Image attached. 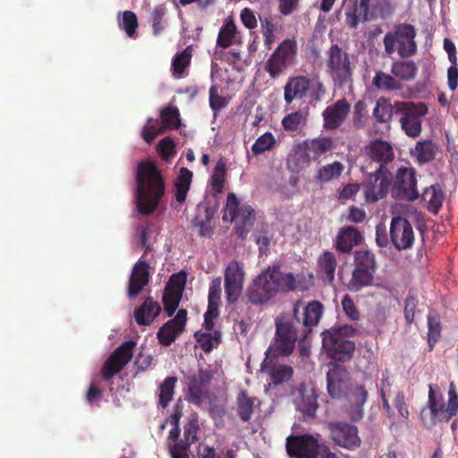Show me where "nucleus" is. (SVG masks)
I'll return each instance as SVG.
<instances>
[{"label":"nucleus","mask_w":458,"mask_h":458,"mask_svg":"<svg viewBox=\"0 0 458 458\" xmlns=\"http://www.w3.org/2000/svg\"><path fill=\"white\" fill-rule=\"evenodd\" d=\"M135 184L137 211L150 216L165 197L166 190L165 176L155 161L146 159L138 164Z\"/></svg>","instance_id":"obj_1"},{"label":"nucleus","mask_w":458,"mask_h":458,"mask_svg":"<svg viewBox=\"0 0 458 458\" xmlns=\"http://www.w3.org/2000/svg\"><path fill=\"white\" fill-rule=\"evenodd\" d=\"M302 306L303 302L298 301L293 305V316L282 314L276 317L273 353L289 356L293 352L298 340L296 324L301 323L299 310Z\"/></svg>","instance_id":"obj_2"},{"label":"nucleus","mask_w":458,"mask_h":458,"mask_svg":"<svg viewBox=\"0 0 458 458\" xmlns=\"http://www.w3.org/2000/svg\"><path fill=\"white\" fill-rule=\"evenodd\" d=\"M416 36L417 30L413 25L407 22L394 25L383 38L385 53L392 55L396 52L401 58L415 55L418 51Z\"/></svg>","instance_id":"obj_3"},{"label":"nucleus","mask_w":458,"mask_h":458,"mask_svg":"<svg viewBox=\"0 0 458 458\" xmlns=\"http://www.w3.org/2000/svg\"><path fill=\"white\" fill-rule=\"evenodd\" d=\"M286 452L294 458H339L329 447L320 445L318 438L310 434L289 436Z\"/></svg>","instance_id":"obj_4"},{"label":"nucleus","mask_w":458,"mask_h":458,"mask_svg":"<svg viewBox=\"0 0 458 458\" xmlns=\"http://www.w3.org/2000/svg\"><path fill=\"white\" fill-rule=\"evenodd\" d=\"M327 69L329 76L339 87L352 84V67L348 53L335 44L327 51Z\"/></svg>","instance_id":"obj_5"},{"label":"nucleus","mask_w":458,"mask_h":458,"mask_svg":"<svg viewBox=\"0 0 458 458\" xmlns=\"http://www.w3.org/2000/svg\"><path fill=\"white\" fill-rule=\"evenodd\" d=\"M396 112L401 113V128L411 138H417L422 131L421 118L428 113V107L424 103L398 102L395 106Z\"/></svg>","instance_id":"obj_6"},{"label":"nucleus","mask_w":458,"mask_h":458,"mask_svg":"<svg viewBox=\"0 0 458 458\" xmlns=\"http://www.w3.org/2000/svg\"><path fill=\"white\" fill-rule=\"evenodd\" d=\"M393 182V174L387 166L377 167L367 175L362 183L364 197L368 203H375L386 197Z\"/></svg>","instance_id":"obj_7"},{"label":"nucleus","mask_w":458,"mask_h":458,"mask_svg":"<svg viewBox=\"0 0 458 458\" xmlns=\"http://www.w3.org/2000/svg\"><path fill=\"white\" fill-rule=\"evenodd\" d=\"M350 286H371L377 268L375 254L367 250H357Z\"/></svg>","instance_id":"obj_8"},{"label":"nucleus","mask_w":458,"mask_h":458,"mask_svg":"<svg viewBox=\"0 0 458 458\" xmlns=\"http://www.w3.org/2000/svg\"><path fill=\"white\" fill-rule=\"evenodd\" d=\"M135 345V342L130 340L122 344L112 352L101 369L104 379H111L129 363L131 360Z\"/></svg>","instance_id":"obj_9"},{"label":"nucleus","mask_w":458,"mask_h":458,"mask_svg":"<svg viewBox=\"0 0 458 458\" xmlns=\"http://www.w3.org/2000/svg\"><path fill=\"white\" fill-rule=\"evenodd\" d=\"M322 345L331 359L342 362L349 360L355 350L354 342L339 338L336 334L330 331L322 333Z\"/></svg>","instance_id":"obj_10"},{"label":"nucleus","mask_w":458,"mask_h":458,"mask_svg":"<svg viewBox=\"0 0 458 458\" xmlns=\"http://www.w3.org/2000/svg\"><path fill=\"white\" fill-rule=\"evenodd\" d=\"M277 355L273 353V346L266 352V358L260 365V370L269 376L270 385L279 386L288 382L293 375V369L290 365L278 364Z\"/></svg>","instance_id":"obj_11"},{"label":"nucleus","mask_w":458,"mask_h":458,"mask_svg":"<svg viewBox=\"0 0 458 458\" xmlns=\"http://www.w3.org/2000/svg\"><path fill=\"white\" fill-rule=\"evenodd\" d=\"M390 239L397 250L411 249L415 236L411 224L404 217L394 216L390 224Z\"/></svg>","instance_id":"obj_12"},{"label":"nucleus","mask_w":458,"mask_h":458,"mask_svg":"<svg viewBox=\"0 0 458 458\" xmlns=\"http://www.w3.org/2000/svg\"><path fill=\"white\" fill-rule=\"evenodd\" d=\"M199 420L191 418L183 428V438L174 444H168L171 458H190L191 445L198 441Z\"/></svg>","instance_id":"obj_13"},{"label":"nucleus","mask_w":458,"mask_h":458,"mask_svg":"<svg viewBox=\"0 0 458 458\" xmlns=\"http://www.w3.org/2000/svg\"><path fill=\"white\" fill-rule=\"evenodd\" d=\"M327 392L334 399H341L350 391L351 376L347 369L334 364L327 374Z\"/></svg>","instance_id":"obj_14"},{"label":"nucleus","mask_w":458,"mask_h":458,"mask_svg":"<svg viewBox=\"0 0 458 458\" xmlns=\"http://www.w3.org/2000/svg\"><path fill=\"white\" fill-rule=\"evenodd\" d=\"M187 322L186 310H179L176 316L165 323L157 331V336L164 346L171 345L185 330Z\"/></svg>","instance_id":"obj_15"},{"label":"nucleus","mask_w":458,"mask_h":458,"mask_svg":"<svg viewBox=\"0 0 458 458\" xmlns=\"http://www.w3.org/2000/svg\"><path fill=\"white\" fill-rule=\"evenodd\" d=\"M394 188L397 195L408 200L419 198L417 190L416 172L412 167H400L397 171Z\"/></svg>","instance_id":"obj_16"},{"label":"nucleus","mask_w":458,"mask_h":458,"mask_svg":"<svg viewBox=\"0 0 458 458\" xmlns=\"http://www.w3.org/2000/svg\"><path fill=\"white\" fill-rule=\"evenodd\" d=\"M351 105L345 98H341L327 106L322 112L323 128L327 131L338 129L347 118Z\"/></svg>","instance_id":"obj_17"},{"label":"nucleus","mask_w":458,"mask_h":458,"mask_svg":"<svg viewBox=\"0 0 458 458\" xmlns=\"http://www.w3.org/2000/svg\"><path fill=\"white\" fill-rule=\"evenodd\" d=\"M292 273H283L280 265H273L263 270L254 280V286H294Z\"/></svg>","instance_id":"obj_18"},{"label":"nucleus","mask_w":458,"mask_h":458,"mask_svg":"<svg viewBox=\"0 0 458 458\" xmlns=\"http://www.w3.org/2000/svg\"><path fill=\"white\" fill-rule=\"evenodd\" d=\"M333 441L339 446L353 450L360 446V439L355 426L346 423H337L331 428Z\"/></svg>","instance_id":"obj_19"},{"label":"nucleus","mask_w":458,"mask_h":458,"mask_svg":"<svg viewBox=\"0 0 458 458\" xmlns=\"http://www.w3.org/2000/svg\"><path fill=\"white\" fill-rule=\"evenodd\" d=\"M367 156L381 166H386L394 159V152L392 145L380 139L371 140L366 147Z\"/></svg>","instance_id":"obj_20"},{"label":"nucleus","mask_w":458,"mask_h":458,"mask_svg":"<svg viewBox=\"0 0 458 458\" xmlns=\"http://www.w3.org/2000/svg\"><path fill=\"white\" fill-rule=\"evenodd\" d=\"M362 239V234L357 228L344 226L339 230L334 246L339 252L350 253L361 242Z\"/></svg>","instance_id":"obj_21"},{"label":"nucleus","mask_w":458,"mask_h":458,"mask_svg":"<svg viewBox=\"0 0 458 458\" xmlns=\"http://www.w3.org/2000/svg\"><path fill=\"white\" fill-rule=\"evenodd\" d=\"M311 88V81L300 75L288 80L284 89V101L291 104L294 99H301Z\"/></svg>","instance_id":"obj_22"},{"label":"nucleus","mask_w":458,"mask_h":458,"mask_svg":"<svg viewBox=\"0 0 458 458\" xmlns=\"http://www.w3.org/2000/svg\"><path fill=\"white\" fill-rule=\"evenodd\" d=\"M439 147L431 140H420L411 148L410 155L418 165H423L435 160Z\"/></svg>","instance_id":"obj_23"},{"label":"nucleus","mask_w":458,"mask_h":458,"mask_svg":"<svg viewBox=\"0 0 458 458\" xmlns=\"http://www.w3.org/2000/svg\"><path fill=\"white\" fill-rule=\"evenodd\" d=\"M161 312L160 304L152 297H148L143 303L135 310L134 318L138 325H150Z\"/></svg>","instance_id":"obj_24"},{"label":"nucleus","mask_w":458,"mask_h":458,"mask_svg":"<svg viewBox=\"0 0 458 458\" xmlns=\"http://www.w3.org/2000/svg\"><path fill=\"white\" fill-rule=\"evenodd\" d=\"M307 156L317 159L322 155L332 150L335 147L334 140L328 136H319L313 139H307L302 142Z\"/></svg>","instance_id":"obj_25"},{"label":"nucleus","mask_w":458,"mask_h":458,"mask_svg":"<svg viewBox=\"0 0 458 458\" xmlns=\"http://www.w3.org/2000/svg\"><path fill=\"white\" fill-rule=\"evenodd\" d=\"M428 407L430 410L431 420L434 424L437 421H444L445 403L437 385H429Z\"/></svg>","instance_id":"obj_26"},{"label":"nucleus","mask_w":458,"mask_h":458,"mask_svg":"<svg viewBox=\"0 0 458 458\" xmlns=\"http://www.w3.org/2000/svg\"><path fill=\"white\" fill-rule=\"evenodd\" d=\"M236 221L234 231L238 238L244 240L250 229L253 227L255 221V211L249 205L241 207L239 213L234 219Z\"/></svg>","instance_id":"obj_27"},{"label":"nucleus","mask_w":458,"mask_h":458,"mask_svg":"<svg viewBox=\"0 0 458 458\" xmlns=\"http://www.w3.org/2000/svg\"><path fill=\"white\" fill-rule=\"evenodd\" d=\"M370 0H355L353 5L345 13V22L352 29L357 28L360 21H369Z\"/></svg>","instance_id":"obj_28"},{"label":"nucleus","mask_w":458,"mask_h":458,"mask_svg":"<svg viewBox=\"0 0 458 458\" xmlns=\"http://www.w3.org/2000/svg\"><path fill=\"white\" fill-rule=\"evenodd\" d=\"M302 313H299L301 323L309 332L311 328L317 326L321 318L323 313V305L318 301H312L303 307Z\"/></svg>","instance_id":"obj_29"},{"label":"nucleus","mask_w":458,"mask_h":458,"mask_svg":"<svg viewBox=\"0 0 458 458\" xmlns=\"http://www.w3.org/2000/svg\"><path fill=\"white\" fill-rule=\"evenodd\" d=\"M301 399L297 403V409L306 417L314 418L318 408V394L314 388L300 391Z\"/></svg>","instance_id":"obj_30"},{"label":"nucleus","mask_w":458,"mask_h":458,"mask_svg":"<svg viewBox=\"0 0 458 458\" xmlns=\"http://www.w3.org/2000/svg\"><path fill=\"white\" fill-rule=\"evenodd\" d=\"M193 174L186 167L180 169L179 174L174 182V198L176 201L182 205L186 201L187 194L190 191Z\"/></svg>","instance_id":"obj_31"},{"label":"nucleus","mask_w":458,"mask_h":458,"mask_svg":"<svg viewBox=\"0 0 458 458\" xmlns=\"http://www.w3.org/2000/svg\"><path fill=\"white\" fill-rule=\"evenodd\" d=\"M214 212L212 209L206 206H198L197 214L192 220L195 227L199 228L200 236H210L212 234V227L210 222L213 219Z\"/></svg>","instance_id":"obj_32"},{"label":"nucleus","mask_w":458,"mask_h":458,"mask_svg":"<svg viewBox=\"0 0 458 458\" xmlns=\"http://www.w3.org/2000/svg\"><path fill=\"white\" fill-rule=\"evenodd\" d=\"M417 66L412 61H396L391 65V73L399 81H410L417 74Z\"/></svg>","instance_id":"obj_33"},{"label":"nucleus","mask_w":458,"mask_h":458,"mask_svg":"<svg viewBox=\"0 0 458 458\" xmlns=\"http://www.w3.org/2000/svg\"><path fill=\"white\" fill-rule=\"evenodd\" d=\"M422 199L428 202V210L437 214L442 208L444 200V192L439 184H433L425 189L422 193Z\"/></svg>","instance_id":"obj_34"},{"label":"nucleus","mask_w":458,"mask_h":458,"mask_svg":"<svg viewBox=\"0 0 458 458\" xmlns=\"http://www.w3.org/2000/svg\"><path fill=\"white\" fill-rule=\"evenodd\" d=\"M244 282L243 266L232 260L225 271V286H242Z\"/></svg>","instance_id":"obj_35"},{"label":"nucleus","mask_w":458,"mask_h":458,"mask_svg":"<svg viewBox=\"0 0 458 458\" xmlns=\"http://www.w3.org/2000/svg\"><path fill=\"white\" fill-rule=\"evenodd\" d=\"M372 85L382 91H393L402 89V83L392 74L377 71L372 80Z\"/></svg>","instance_id":"obj_36"},{"label":"nucleus","mask_w":458,"mask_h":458,"mask_svg":"<svg viewBox=\"0 0 458 458\" xmlns=\"http://www.w3.org/2000/svg\"><path fill=\"white\" fill-rule=\"evenodd\" d=\"M149 277V265L147 261L140 260L132 268L128 286H147Z\"/></svg>","instance_id":"obj_37"},{"label":"nucleus","mask_w":458,"mask_h":458,"mask_svg":"<svg viewBox=\"0 0 458 458\" xmlns=\"http://www.w3.org/2000/svg\"><path fill=\"white\" fill-rule=\"evenodd\" d=\"M320 272L323 273L324 283L331 284L335 279V272L337 265L335 255L330 251H325L318 259Z\"/></svg>","instance_id":"obj_38"},{"label":"nucleus","mask_w":458,"mask_h":458,"mask_svg":"<svg viewBox=\"0 0 458 458\" xmlns=\"http://www.w3.org/2000/svg\"><path fill=\"white\" fill-rule=\"evenodd\" d=\"M297 53V42L295 39H284L277 48L273 52L277 59L284 63L287 66L293 62Z\"/></svg>","instance_id":"obj_39"},{"label":"nucleus","mask_w":458,"mask_h":458,"mask_svg":"<svg viewBox=\"0 0 458 458\" xmlns=\"http://www.w3.org/2000/svg\"><path fill=\"white\" fill-rule=\"evenodd\" d=\"M297 53V42L295 39H284L277 48L273 52L277 59L284 63L287 66L293 62Z\"/></svg>","instance_id":"obj_40"},{"label":"nucleus","mask_w":458,"mask_h":458,"mask_svg":"<svg viewBox=\"0 0 458 458\" xmlns=\"http://www.w3.org/2000/svg\"><path fill=\"white\" fill-rule=\"evenodd\" d=\"M161 127L163 131L174 129L181 126L180 112L178 107L168 106L160 111Z\"/></svg>","instance_id":"obj_41"},{"label":"nucleus","mask_w":458,"mask_h":458,"mask_svg":"<svg viewBox=\"0 0 458 458\" xmlns=\"http://www.w3.org/2000/svg\"><path fill=\"white\" fill-rule=\"evenodd\" d=\"M185 288H165L163 303L165 311L171 317L176 310L181 301L182 292Z\"/></svg>","instance_id":"obj_42"},{"label":"nucleus","mask_w":458,"mask_h":458,"mask_svg":"<svg viewBox=\"0 0 458 458\" xmlns=\"http://www.w3.org/2000/svg\"><path fill=\"white\" fill-rule=\"evenodd\" d=\"M199 347L206 352H210L216 348L221 343V333L219 331H209L206 333L196 332L194 335Z\"/></svg>","instance_id":"obj_43"},{"label":"nucleus","mask_w":458,"mask_h":458,"mask_svg":"<svg viewBox=\"0 0 458 458\" xmlns=\"http://www.w3.org/2000/svg\"><path fill=\"white\" fill-rule=\"evenodd\" d=\"M192 52V47L188 46L181 53L176 54L173 58L172 69L174 74H175L178 78H181L182 76L184 71L191 64Z\"/></svg>","instance_id":"obj_44"},{"label":"nucleus","mask_w":458,"mask_h":458,"mask_svg":"<svg viewBox=\"0 0 458 458\" xmlns=\"http://www.w3.org/2000/svg\"><path fill=\"white\" fill-rule=\"evenodd\" d=\"M237 413L243 422L249 421L253 414L254 398L242 391L237 397Z\"/></svg>","instance_id":"obj_45"},{"label":"nucleus","mask_w":458,"mask_h":458,"mask_svg":"<svg viewBox=\"0 0 458 458\" xmlns=\"http://www.w3.org/2000/svg\"><path fill=\"white\" fill-rule=\"evenodd\" d=\"M236 34V26L234 22L230 21H225L223 26L220 28L218 37L216 39L217 47L222 48L229 47L233 41V38Z\"/></svg>","instance_id":"obj_46"},{"label":"nucleus","mask_w":458,"mask_h":458,"mask_svg":"<svg viewBox=\"0 0 458 458\" xmlns=\"http://www.w3.org/2000/svg\"><path fill=\"white\" fill-rule=\"evenodd\" d=\"M177 382L176 377H166L163 383L159 386V396H158V403L165 408L168 406L169 403L172 401L174 387Z\"/></svg>","instance_id":"obj_47"},{"label":"nucleus","mask_w":458,"mask_h":458,"mask_svg":"<svg viewBox=\"0 0 458 458\" xmlns=\"http://www.w3.org/2000/svg\"><path fill=\"white\" fill-rule=\"evenodd\" d=\"M373 116L377 123H387L393 116V106L389 99L379 98L373 110Z\"/></svg>","instance_id":"obj_48"},{"label":"nucleus","mask_w":458,"mask_h":458,"mask_svg":"<svg viewBox=\"0 0 458 458\" xmlns=\"http://www.w3.org/2000/svg\"><path fill=\"white\" fill-rule=\"evenodd\" d=\"M307 118L301 111H295L285 115L282 120V126L286 131H298L305 126Z\"/></svg>","instance_id":"obj_49"},{"label":"nucleus","mask_w":458,"mask_h":458,"mask_svg":"<svg viewBox=\"0 0 458 458\" xmlns=\"http://www.w3.org/2000/svg\"><path fill=\"white\" fill-rule=\"evenodd\" d=\"M279 288H248L247 296L254 304H263L274 297Z\"/></svg>","instance_id":"obj_50"},{"label":"nucleus","mask_w":458,"mask_h":458,"mask_svg":"<svg viewBox=\"0 0 458 458\" xmlns=\"http://www.w3.org/2000/svg\"><path fill=\"white\" fill-rule=\"evenodd\" d=\"M344 171V165L335 161L332 164L323 165L318 171L317 178L321 182H329L333 179L338 178Z\"/></svg>","instance_id":"obj_51"},{"label":"nucleus","mask_w":458,"mask_h":458,"mask_svg":"<svg viewBox=\"0 0 458 458\" xmlns=\"http://www.w3.org/2000/svg\"><path fill=\"white\" fill-rule=\"evenodd\" d=\"M139 26L137 15L132 11L122 13V19L119 21V28L123 30L127 36L133 38Z\"/></svg>","instance_id":"obj_52"},{"label":"nucleus","mask_w":458,"mask_h":458,"mask_svg":"<svg viewBox=\"0 0 458 458\" xmlns=\"http://www.w3.org/2000/svg\"><path fill=\"white\" fill-rule=\"evenodd\" d=\"M275 145L276 139L274 135L267 131L257 139L256 142L251 147V151L255 156H259L270 150Z\"/></svg>","instance_id":"obj_53"},{"label":"nucleus","mask_w":458,"mask_h":458,"mask_svg":"<svg viewBox=\"0 0 458 458\" xmlns=\"http://www.w3.org/2000/svg\"><path fill=\"white\" fill-rule=\"evenodd\" d=\"M225 164L223 160H219L215 167L211 176L212 190L215 194L222 193L225 186Z\"/></svg>","instance_id":"obj_54"},{"label":"nucleus","mask_w":458,"mask_h":458,"mask_svg":"<svg viewBox=\"0 0 458 458\" xmlns=\"http://www.w3.org/2000/svg\"><path fill=\"white\" fill-rule=\"evenodd\" d=\"M428 343L429 349L432 350L441 335V323L437 316L428 315Z\"/></svg>","instance_id":"obj_55"},{"label":"nucleus","mask_w":458,"mask_h":458,"mask_svg":"<svg viewBox=\"0 0 458 458\" xmlns=\"http://www.w3.org/2000/svg\"><path fill=\"white\" fill-rule=\"evenodd\" d=\"M458 412V394L455 386L451 382L448 390V402L445 405L444 421H449Z\"/></svg>","instance_id":"obj_56"},{"label":"nucleus","mask_w":458,"mask_h":458,"mask_svg":"<svg viewBox=\"0 0 458 458\" xmlns=\"http://www.w3.org/2000/svg\"><path fill=\"white\" fill-rule=\"evenodd\" d=\"M367 114V104L363 100H358L353 106L352 123L355 130H360L365 126Z\"/></svg>","instance_id":"obj_57"},{"label":"nucleus","mask_w":458,"mask_h":458,"mask_svg":"<svg viewBox=\"0 0 458 458\" xmlns=\"http://www.w3.org/2000/svg\"><path fill=\"white\" fill-rule=\"evenodd\" d=\"M368 397V391L363 386H357L351 392V402L356 406L359 418L362 417V407L367 402Z\"/></svg>","instance_id":"obj_58"},{"label":"nucleus","mask_w":458,"mask_h":458,"mask_svg":"<svg viewBox=\"0 0 458 458\" xmlns=\"http://www.w3.org/2000/svg\"><path fill=\"white\" fill-rule=\"evenodd\" d=\"M239 201L234 193H229L226 199V204L224 210L223 219L233 222L240 210Z\"/></svg>","instance_id":"obj_59"},{"label":"nucleus","mask_w":458,"mask_h":458,"mask_svg":"<svg viewBox=\"0 0 458 458\" xmlns=\"http://www.w3.org/2000/svg\"><path fill=\"white\" fill-rule=\"evenodd\" d=\"M163 132L164 131L161 125L158 126V121L150 117L148 119L146 125L142 128L141 137L146 142L150 143L157 135Z\"/></svg>","instance_id":"obj_60"},{"label":"nucleus","mask_w":458,"mask_h":458,"mask_svg":"<svg viewBox=\"0 0 458 458\" xmlns=\"http://www.w3.org/2000/svg\"><path fill=\"white\" fill-rule=\"evenodd\" d=\"M287 65L277 59L276 55H271L265 63V71L269 74L271 79L278 78L286 69Z\"/></svg>","instance_id":"obj_61"},{"label":"nucleus","mask_w":458,"mask_h":458,"mask_svg":"<svg viewBox=\"0 0 458 458\" xmlns=\"http://www.w3.org/2000/svg\"><path fill=\"white\" fill-rule=\"evenodd\" d=\"M165 8L163 6H157L152 13V28L155 36L159 35L164 31L165 22L164 21Z\"/></svg>","instance_id":"obj_62"},{"label":"nucleus","mask_w":458,"mask_h":458,"mask_svg":"<svg viewBox=\"0 0 458 458\" xmlns=\"http://www.w3.org/2000/svg\"><path fill=\"white\" fill-rule=\"evenodd\" d=\"M418 306V300L414 295L409 293L407 298L404 301V318L408 325H411L414 322L415 319V312Z\"/></svg>","instance_id":"obj_63"},{"label":"nucleus","mask_w":458,"mask_h":458,"mask_svg":"<svg viewBox=\"0 0 458 458\" xmlns=\"http://www.w3.org/2000/svg\"><path fill=\"white\" fill-rule=\"evenodd\" d=\"M227 104L228 102L225 98L218 94L217 87L212 86L209 89V106L214 113L220 111L222 108L225 107Z\"/></svg>","instance_id":"obj_64"}]
</instances>
